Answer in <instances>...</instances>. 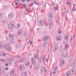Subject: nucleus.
Here are the masks:
<instances>
[{
	"label": "nucleus",
	"mask_w": 76,
	"mask_h": 76,
	"mask_svg": "<svg viewBox=\"0 0 76 76\" xmlns=\"http://www.w3.org/2000/svg\"><path fill=\"white\" fill-rule=\"evenodd\" d=\"M15 4H16V6H18V3H17V2Z\"/></svg>",
	"instance_id": "f257e3e1"
},
{
	"label": "nucleus",
	"mask_w": 76,
	"mask_h": 76,
	"mask_svg": "<svg viewBox=\"0 0 76 76\" xmlns=\"http://www.w3.org/2000/svg\"><path fill=\"white\" fill-rule=\"evenodd\" d=\"M22 6L23 7H25V5L24 4H23Z\"/></svg>",
	"instance_id": "f03ea898"
},
{
	"label": "nucleus",
	"mask_w": 76,
	"mask_h": 76,
	"mask_svg": "<svg viewBox=\"0 0 76 76\" xmlns=\"http://www.w3.org/2000/svg\"><path fill=\"white\" fill-rule=\"evenodd\" d=\"M35 4H39V3H37L36 2H35Z\"/></svg>",
	"instance_id": "7ed1b4c3"
},
{
	"label": "nucleus",
	"mask_w": 76,
	"mask_h": 76,
	"mask_svg": "<svg viewBox=\"0 0 76 76\" xmlns=\"http://www.w3.org/2000/svg\"><path fill=\"white\" fill-rule=\"evenodd\" d=\"M22 2H25V0H22Z\"/></svg>",
	"instance_id": "20e7f679"
},
{
	"label": "nucleus",
	"mask_w": 76,
	"mask_h": 76,
	"mask_svg": "<svg viewBox=\"0 0 76 76\" xmlns=\"http://www.w3.org/2000/svg\"><path fill=\"white\" fill-rule=\"evenodd\" d=\"M6 69L7 70H8V68H6Z\"/></svg>",
	"instance_id": "39448f33"
},
{
	"label": "nucleus",
	"mask_w": 76,
	"mask_h": 76,
	"mask_svg": "<svg viewBox=\"0 0 76 76\" xmlns=\"http://www.w3.org/2000/svg\"><path fill=\"white\" fill-rule=\"evenodd\" d=\"M6 66H7V64H6Z\"/></svg>",
	"instance_id": "423d86ee"
},
{
	"label": "nucleus",
	"mask_w": 76,
	"mask_h": 76,
	"mask_svg": "<svg viewBox=\"0 0 76 76\" xmlns=\"http://www.w3.org/2000/svg\"><path fill=\"white\" fill-rule=\"evenodd\" d=\"M46 61H48V59H46Z\"/></svg>",
	"instance_id": "0eeeda50"
},
{
	"label": "nucleus",
	"mask_w": 76,
	"mask_h": 76,
	"mask_svg": "<svg viewBox=\"0 0 76 76\" xmlns=\"http://www.w3.org/2000/svg\"><path fill=\"white\" fill-rule=\"evenodd\" d=\"M32 44V42H30V44Z\"/></svg>",
	"instance_id": "6e6552de"
},
{
	"label": "nucleus",
	"mask_w": 76,
	"mask_h": 76,
	"mask_svg": "<svg viewBox=\"0 0 76 76\" xmlns=\"http://www.w3.org/2000/svg\"><path fill=\"white\" fill-rule=\"evenodd\" d=\"M61 32H59V33H60V34H61Z\"/></svg>",
	"instance_id": "1a4fd4ad"
},
{
	"label": "nucleus",
	"mask_w": 76,
	"mask_h": 76,
	"mask_svg": "<svg viewBox=\"0 0 76 76\" xmlns=\"http://www.w3.org/2000/svg\"><path fill=\"white\" fill-rule=\"evenodd\" d=\"M3 55H4V56H5V54H3Z\"/></svg>",
	"instance_id": "9d476101"
},
{
	"label": "nucleus",
	"mask_w": 76,
	"mask_h": 76,
	"mask_svg": "<svg viewBox=\"0 0 76 76\" xmlns=\"http://www.w3.org/2000/svg\"><path fill=\"white\" fill-rule=\"evenodd\" d=\"M55 73H56V72H53L54 74H55Z\"/></svg>",
	"instance_id": "9b49d317"
},
{
	"label": "nucleus",
	"mask_w": 76,
	"mask_h": 76,
	"mask_svg": "<svg viewBox=\"0 0 76 76\" xmlns=\"http://www.w3.org/2000/svg\"><path fill=\"white\" fill-rule=\"evenodd\" d=\"M17 1H19V0H17Z\"/></svg>",
	"instance_id": "f8f14e48"
},
{
	"label": "nucleus",
	"mask_w": 76,
	"mask_h": 76,
	"mask_svg": "<svg viewBox=\"0 0 76 76\" xmlns=\"http://www.w3.org/2000/svg\"><path fill=\"white\" fill-rule=\"evenodd\" d=\"M72 39H71V41H72Z\"/></svg>",
	"instance_id": "ddd939ff"
},
{
	"label": "nucleus",
	"mask_w": 76,
	"mask_h": 76,
	"mask_svg": "<svg viewBox=\"0 0 76 76\" xmlns=\"http://www.w3.org/2000/svg\"><path fill=\"white\" fill-rule=\"evenodd\" d=\"M30 68H31V66H30Z\"/></svg>",
	"instance_id": "4468645a"
}]
</instances>
